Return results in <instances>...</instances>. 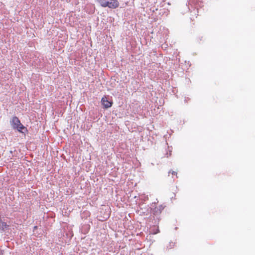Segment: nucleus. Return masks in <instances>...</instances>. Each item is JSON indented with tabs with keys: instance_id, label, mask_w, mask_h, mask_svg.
Wrapping results in <instances>:
<instances>
[{
	"instance_id": "nucleus-1",
	"label": "nucleus",
	"mask_w": 255,
	"mask_h": 255,
	"mask_svg": "<svg viewBox=\"0 0 255 255\" xmlns=\"http://www.w3.org/2000/svg\"><path fill=\"white\" fill-rule=\"evenodd\" d=\"M97 2L104 7L116 8L119 6V2L117 0H97Z\"/></svg>"
},
{
	"instance_id": "nucleus-2",
	"label": "nucleus",
	"mask_w": 255,
	"mask_h": 255,
	"mask_svg": "<svg viewBox=\"0 0 255 255\" xmlns=\"http://www.w3.org/2000/svg\"><path fill=\"white\" fill-rule=\"evenodd\" d=\"M11 125L13 129H16L19 132L24 133L23 129L26 130V128L20 123V120L16 117H13L10 121Z\"/></svg>"
},
{
	"instance_id": "nucleus-3",
	"label": "nucleus",
	"mask_w": 255,
	"mask_h": 255,
	"mask_svg": "<svg viewBox=\"0 0 255 255\" xmlns=\"http://www.w3.org/2000/svg\"><path fill=\"white\" fill-rule=\"evenodd\" d=\"M150 100L151 102L154 103L155 106L158 108H159V107L162 106L164 103L162 97H152Z\"/></svg>"
},
{
	"instance_id": "nucleus-4",
	"label": "nucleus",
	"mask_w": 255,
	"mask_h": 255,
	"mask_svg": "<svg viewBox=\"0 0 255 255\" xmlns=\"http://www.w3.org/2000/svg\"><path fill=\"white\" fill-rule=\"evenodd\" d=\"M108 98L109 97H103L101 100L102 104L106 109L111 107L113 104L112 101Z\"/></svg>"
},
{
	"instance_id": "nucleus-5",
	"label": "nucleus",
	"mask_w": 255,
	"mask_h": 255,
	"mask_svg": "<svg viewBox=\"0 0 255 255\" xmlns=\"http://www.w3.org/2000/svg\"><path fill=\"white\" fill-rule=\"evenodd\" d=\"M151 213L154 215V217H156L157 222H158L159 221V218L158 217V216L161 213L159 211V209L157 208V207H156L154 208H151Z\"/></svg>"
},
{
	"instance_id": "nucleus-6",
	"label": "nucleus",
	"mask_w": 255,
	"mask_h": 255,
	"mask_svg": "<svg viewBox=\"0 0 255 255\" xmlns=\"http://www.w3.org/2000/svg\"><path fill=\"white\" fill-rule=\"evenodd\" d=\"M197 3V0H189L188 1V9L190 10V7L189 5L191 6V7L193 6L196 7V5Z\"/></svg>"
},
{
	"instance_id": "nucleus-7",
	"label": "nucleus",
	"mask_w": 255,
	"mask_h": 255,
	"mask_svg": "<svg viewBox=\"0 0 255 255\" xmlns=\"http://www.w3.org/2000/svg\"><path fill=\"white\" fill-rule=\"evenodd\" d=\"M7 225L5 222H0V230L4 231L7 227Z\"/></svg>"
},
{
	"instance_id": "nucleus-8",
	"label": "nucleus",
	"mask_w": 255,
	"mask_h": 255,
	"mask_svg": "<svg viewBox=\"0 0 255 255\" xmlns=\"http://www.w3.org/2000/svg\"><path fill=\"white\" fill-rule=\"evenodd\" d=\"M150 232H151L153 234H156L159 232V230L158 228L155 229V227H154L151 229Z\"/></svg>"
},
{
	"instance_id": "nucleus-9",
	"label": "nucleus",
	"mask_w": 255,
	"mask_h": 255,
	"mask_svg": "<svg viewBox=\"0 0 255 255\" xmlns=\"http://www.w3.org/2000/svg\"><path fill=\"white\" fill-rule=\"evenodd\" d=\"M157 207L159 209V211L160 212V213H161L162 211L164 209L165 206H163V205H161Z\"/></svg>"
},
{
	"instance_id": "nucleus-10",
	"label": "nucleus",
	"mask_w": 255,
	"mask_h": 255,
	"mask_svg": "<svg viewBox=\"0 0 255 255\" xmlns=\"http://www.w3.org/2000/svg\"><path fill=\"white\" fill-rule=\"evenodd\" d=\"M171 151H170L169 152L167 153V157H168V155H169V156L171 155Z\"/></svg>"
},
{
	"instance_id": "nucleus-11",
	"label": "nucleus",
	"mask_w": 255,
	"mask_h": 255,
	"mask_svg": "<svg viewBox=\"0 0 255 255\" xmlns=\"http://www.w3.org/2000/svg\"><path fill=\"white\" fill-rule=\"evenodd\" d=\"M171 151H170L169 152L167 153V157H168V155H169V156L171 155Z\"/></svg>"
},
{
	"instance_id": "nucleus-12",
	"label": "nucleus",
	"mask_w": 255,
	"mask_h": 255,
	"mask_svg": "<svg viewBox=\"0 0 255 255\" xmlns=\"http://www.w3.org/2000/svg\"><path fill=\"white\" fill-rule=\"evenodd\" d=\"M172 175H175V174L177 175V173L175 171H172Z\"/></svg>"
},
{
	"instance_id": "nucleus-13",
	"label": "nucleus",
	"mask_w": 255,
	"mask_h": 255,
	"mask_svg": "<svg viewBox=\"0 0 255 255\" xmlns=\"http://www.w3.org/2000/svg\"><path fill=\"white\" fill-rule=\"evenodd\" d=\"M155 204V203H152V205H151V206H152V207H153L154 206H153V204Z\"/></svg>"
},
{
	"instance_id": "nucleus-14",
	"label": "nucleus",
	"mask_w": 255,
	"mask_h": 255,
	"mask_svg": "<svg viewBox=\"0 0 255 255\" xmlns=\"http://www.w3.org/2000/svg\"><path fill=\"white\" fill-rule=\"evenodd\" d=\"M184 101H185V102H187V99H186V98H185Z\"/></svg>"
},
{
	"instance_id": "nucleus-15",
	"label": "nucleus",
	"mask_w": 255,
	"mask_h": 255,
	"mask_svg": "<svg viewBox=\"0 0 255 255\" xmlns=\"http://www.w3.org/2000/svg\"><path fill=\"white\" fill-rule=\"evenodd\" d=\"M34 229H36V228H37V226H35V227H34Z\"/></svg>"
}]
</instances>
